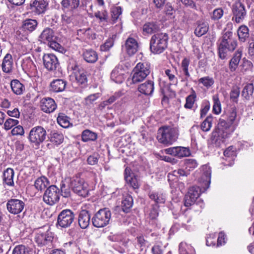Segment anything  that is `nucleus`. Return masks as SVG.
Here are the masks:
<instances>
[{
  "mask_svg": "<svg viewBox=\"0 0 254 254\" xmlns=\"http://www.w3.org/2000/svg\"><path fill=\"white\" fill-rule=\"evenodd\" d=\"M232 124L223 119H220L217 127L211 133L210 142L214 147H220L226 138L233 132Z\"/></svg>",
  "mask_w": 254,
  "mask_h": 254,
  "instance_id": "f257e3e1",
  "label": "nucleus"
},
{
  "mask_svg": "<svg viewBox=\"0 0 254 254\" xmlns=\"http://www.w3.org/2000/svg\"><path fill=\"white\" fill-rule=\"evenodd\" d=\"M218 53L221 59H225L229 52H233L237 46V40L233 37L231 31L225 32L217 42Z\"/></svg>",
  "mask_w": 254,
  "mask_h": 254,
  "instance_id": "f03ea898",
  "label": "nucleus"
},
{
  "mask_svg": "<svg viewBox=\"0 0 254 254\" xmlns=\"http://www.w3.org/2000/svg\"><path fill=\"white\" fill-rule=\"evenodd\" d=\"M178 135L179 131L177 128L164 126L158 129L157 139L160 143L170 145L177 140Z\"/></svg>",
  "mask_w": 254,
  "mask_h": 254,
  "instance_id": "7ed1b4c3",
  "label": "nucleus"
},
{
  "mask_svg": "<svg viewBox=\"0 0 254 254\" xmlns=\"http://www.w3.org/2000/svg\"><path fill=\"white\" fill-rule=\"evenodd\" d=\"M211 171L209 167L205 166L202 168V174L200 179V182L202 184L203 189L199 187L193 186L190 187L188 193L197 199L201 192H204L209 188L211 182Z\"/></svg>",
  "mask_w": 254,
  "mask_h": 254,
  "instance_id": "20e7f679",
  "label": "nucleus"
},
{
  "mask_svg": "<svg viewBox=\"0 0 254 254\" xmlns=\"http://www.w3.org/2000/svg\"><path fill=\"white\" fill-rule=\"evenodd\" d=\"M169 37L166 33H159L153 35L150 40V50L154 54L163 53L167 48Z\"/></svg>",
  "mask_w": 254,
  "mask_h": 254,
  "instance_id": "39448f33",
  "label": "nucleus"
},
{
  "mask_svg": "<svg viewBox=\"0 0 254 254\" xmlns=\"http://www.w3.org/2000/svg\"><path fill=\"white\" fill-rule=\"evenodd\" d=\"M47 137V131L42 126L32 127L29 131L28 139L31 144L39 146L43 143Z\"/></svg>",
  "mask_w": 254,
  "mask_h": 254,
  "instance_id": "423d86ee",
  "label": "nucleus"
},
{
  "mask_svg": "<svg viewBox=\"0 0 254 254\" xmlns=\"http://www.w3.org/2000/svg\"><path fill=\"white\" fill-rule=\"evenodd\" d=\"M111 212L107 208L100 209L92 219L94 226L102 228L107 225L111 220Z\"/></svg>",
  "mask_w": 254,
  "mask_h": 254,
  "instance_id": "0eeeda50",
  "label": "nucleus"
},
{
  "mask_svg": "<svg viewBox=\"0 0 254 254\" xmlns=\"http://www.w3.org/2000/svg\"><path fill=\"white\" fill-rule=\"evenodd\" d=\"M149 73L150 67L147 64L138 63L132 70V83L135 84L141 82Z\"/></svg>",
  "mask_w": 254,
  "mask_h": 254,
  "instance_id": "6e6552de",
  "label": "nucleus"
},
{
  "mask_svg": "<svg viewBox=\"0 0 254 254\" xmlns=\"http://www.w3.org/2000/svg\"><path fill=\"white\" fill-rule=\"evenodd\" d=\"M88 185L79 177H73L70 181V187L74 192L79 196L86 197L88 194Z\"/></svg>",
  "mask_w": 254,
  "mask_h": 254,
  "instance_id": "1a4fd4ad",
  "label": "nucleus"
},
{
  "mask_svg": "<svg viewBox=\"0 0 254 254\" xmlns=\"http://www.w3.org/2000/svg\"><path fill=\"white\" fill-rule=\"evenodd\" d=\"M60 197L59 189L55 185H51L45 190L43 199L46 204L52 206L59 202Z\"/></svg>",
  "mask_w": 254,
  "mask_h": 254,
  "instance_id": "9d476101",
  "label": "nucleus"
},
{
  "mask_svg": "<svg viewBox=\"0 0 254 254\" xmlns=\"http://www.w3.org/2000/svg\"><path fill=\"white\" fill-rule=\"evenodd\" d=\"M75 215L72 211L70 209H64L58 215L57 218V227L66 228L70 226L73 222Z\"/></svg>",
  "mask_w": 254,
  "mask_h": 254,
  "instance_id": "9b49d317",
  "label": "nucleus"
},
{
  "mask_svg": "<svg viewBox=\"0 0 254 254\" xmlns=\"http://www.w3.org/2000/svg\"><path fill=\"white\" fill-rule=\"evenodd\" d=\"M233 13L232 20L237 23L242 22L245 19L247 11L245 6L239 0H237L232 7Z\"/></svg>",
  "mask_w": 254,
  "mask_h": 254,
  "instance_id": "f8f14e48",
  "label": "nucleus"
},
{
  "mask_svg": "<svg viewBox=\"0 0 254 254\" xmlns=\"http://www.w3.org/2000/svg\"><path fill=\"white\" fill-rule=\"evenodd\" d=\"M166 154L179 158L189 156L190 151L189 148L182 146L171 147L164 149Z\"/></svg>",
  "mask_w": 254,
  "mask_h": 254,
  "instance_id": "ddd939ff",
  "label": "nucleus"
},
{
  "mask_svg": "<svg viewBox=\"0 0 254 254\" xmlns=\"http://www.w3.org/2000/svg\"><path fill=\"white\" fill-rule=\"evenodd\" d=\"M53 239V235L49 231H39L35 237V241L37 245L42 247L51 243Z\"/></svg>",
  "mask_w": 254,
  "mask_h": 254,
  "instance_id": "4468645a",
  "label": "nucleus"
},
{
  "mask_svg": "<svg viewBox=\"0 0 254 254\" xmlns=\"http://www.w3.org/2000/svg\"><path fill=\"white\" fill-rule=\"evenodd\" d=\"M24 206V202L18 199H10L6 203L8 211L14 214H17L22 212Z\"/></svg>",
  "mask_w": 254,
  "mask_h": 254,
  "instance_id": "2eb2a0df",
  "label": "nucleus"
},
{
  "mask_svg": "<svg viewBox=\"0 0 254 254\" xmlns=\"http://www.w3.org/2000/svg\"><path fill=\"white\" fill-rule=\"evenodd\" d=\"M43 61L45 67L49 71L56 70L59 64L57 57L52 54H45L43 57Z\"/></svg>",
  "mask_w": 254,
  "mask_h": 254,
  "instance_id": "dca6fc26",
  "label": "nucleus"
},
{
  "mask_svg": "<svg viewBox=\"0 0 254 254\" xmlns=\"http://www.w3.org/2000/svg\"><path fill=\"white\" fill-rule=\"evenodd\" d=\"M41 110L47 113L54 112L57 108L55 101L51 98H43L40 101Z\"/></svg>",
  "mask_w": 254,
  "mask_h": 254,
  "instance_id": "f3484780",
  "label": "nucleus"
},
{
  "mask_svg": "<svg viewBox=\"0 0 254 254\" xmlns=\"http://www.w3.org/2000/svg\"><path fill=\"white\" fill-rule=\"evenodd\" d=\"M48 5V2L45 0H34L30 3V8L35 13L40 14L45 12Z\"/></svg>",
  "mask_w": 254,
  "mask_h": 254,
  "instance_id": "a211bd4d",
  "label": "nucleus"
},
{
  "mask_svg": "<svg viewBox=\"0 0 254 254\" xmlns=\"http://www.w3.org/2000/svg\"><path fill=\"white\" fill-rule=\"evenodd\" d=\"M125 47L127 54L131 56L135 54L137 51L138 43L135 39L129 37L126 41Z\"/></svg>",
  "mask_w": 254,
  "mask_h": 254,
  "instance_id": "6ab92c4d",
  "label": "nucleus"
},
{
  "mask_svg": "<svg viewBox=\"0 0 254 254\" xmlns=\"http://www.w3.org/2000/svg\"><path fill=\"white\" fill-rule=\"evenodd\" d=\"M78 224L82 229L88 227L90 222V215L88 211L81 210L78 215Z\"/></svg>",
  "mask_w": 254,
  "mask_h": 254,
  "instance_id": "aec40b11",
  "label": "nucleus"
},
{
  "mask_svg": "<svg viewBox=\"0 0 254 254\" xmlns=\"http://www.w3.org/2000/svg\"><path fill=\"white\" fill-rule=\"evenodd\" d=\"M138 91L145 95H151L154 89V82L148 80L140 84L138 87Z\"/></svg>",
  "mask_w": 254,
  "mask_h": 254,
  "instance_id": "412c9836",
  "label": "nucleus"
},
{
  "mask_svg": "<svg viewBox=\"0 0 254 254\" xmlns=\"http://www.w3.org/2000/svg\"><path fill=\"white\" fill-rule=\"evenodd\" d=\"M14 175V170L10 168H7L3 173L2 183L3 185L9 187H13L14 185L13 177Z\"/></svg>",
  "mask_w": 254,
  "mask_h": 254,
  "instance_id": "4be33fe9",
  "label": "nucleus"
},
{
  "mask_svg": "<svg viewBox=\"0 0 254 254\" xmlns=\"http://www.w3.org/2000/svg\"><path fill=\"white\" fill-rule=\"evenodd\" d=\"M55 37L54 32L50 28H45L38 37L39 41L44 44L51 41Z\"/></svg>",
  "mask_w": 254,
  "mask_h": 254,
  "instance_id": "5701e85b",
  "label": "nucleus"
},
{
  "mask_svg": "<svg viewBox=\"0 0 254 254\" xmlns=\"http://www.w3.org/2000/svg\"><path fill=\"white\" fill-rule=\"evenodd\" d=\"M75 79L78 85L81 88H85L88 85L87 72L83 69L78 70L75 73Z\"/></svg>",
  "mask_w": 254,
  "mask_h": 254,
  "instance_id": "b1692460",
  "label": "nucleus"
},
{
  "mask_svg": "<svg viewBox=\"0 0 254 254\" xmlns=\"http://www.w3.org/2000/svg\"><path fill=\"white\" fill-rule=\"evenodd\" d=\"M242 51L238 49L234 54L229 64V67L231 72L235 71L242 58Z\"/></svg>",
  "mask_w": 254,
  "mask_h": 254,
  "instance_id": "393cba45",
  "label": "nucleus"
},
{
  "mask_svg": "<svg viewBox=\"0 0 254 254\" xmlns=\"http://www.w3.org/2000/svg\"><path fill=\"white\" fill-rule=\"evenodd\" d=\"M124 71L123 69L116 67L111 73V79L117 83H122L125 79Z\"/></svg>",
  "mask_w": 254,
  "mask_h": 254,
  "instance_id": "a878e982",
  "label": "nucleus"
},
{
  "mask_svg": "<svg viewBox=\"0 0 254 254\" xmlns=\"http://www.w3.org/2000/svg\"><path fill=\"white\" fill-rule=\"evenodd\" d=\"M38 22L35 19H26L23 21L20 29L28 32L34 31L37 27Z\"/></svg>",
  "mask_w": 254,
  "mask_h": 254,
  "instance_id": "bb28decb",
  "label": "nucleus"
},
{
  "mask_svg": "<svg viewBox=\"0 0 254 254\" xmlns=\"http://www.w3.org/2000/svg\"><path fill=\"white\" fill-rule=\"evenodd\" d=\"M125 179L133 189L138 188V183L136 178L133 174L130 173V170L128 168H126L125 170Z\"/></svg>",
  "mask_w": 254,
  "mask_h": 254,
  "instance_id": "cd10ccee",
  "label": "nucleus"
},
{
  "mask_svg": "<svg viewBox=\"0 0 254 254\" xmlns=\"http://www.w3.org/2000/svg\"><path fill=\"white\" fill-rule=\"evenodd\" d=\"M51 90L55 92H59L64 91L65 88V81L58 79L53 80L51 83Z\"/></svg>",
  "mask_w": 254,
  "mask_h": 254,
  "instance_id": "c85d7f7f",
  "label": "nucleus"
},
{
  "mask_svg": "<svg viewBox=\"0 0 254 254\" xmlns=\"http://www.w3.org/2000/svg\"><path fill=\"white\" fill-rule=\"evenodd\" d=\"M13 62L11 56L7 54L3 59L1 64L2 69L5 73H9L12 71Z\"/></svg>",
  "mask_w": 254,
  "mask_h": 254,
  "instance_id": "c756f323",
  "label": "nucleus"
},
{
  "mask_svg": "<svg viewBox=\"0 0 254 254\" xmlns=\"http://www.w3.org/2000/svg\"><path fill=\"white\" fill-rule=\"evenodd\" d=\"M50 185L49 180L44 176L37 178L34 183L35 188L38 190H42L47 188Z\"/></svg>",
  "mask_w": 254,
  "mask_h": 254,
  "instance_id": "7c9ffc66",
  "label": "nucleus"
},
{
  "mask_svg": "<svg viewBox=\"0 0 254 254\" xmlns=\"http://www.w3.org/2000/svg\"><path fill=\"white\" fill-rule=\"evenodd\" d=\"M83 57L84 60L89 63H94L98 60V55L93 50H86L83 53Z\"/></svg>",
  "mask_w": 254,
  "mask_h": 254,
  "instance_id": "2f4dec72",
  "label": "nucleus"
},
{
  "mask_svg": "<svg viewBox=\"0 0 254 254\" xmlns=\"http://www.w3.org/2000/svg\"><path fill=\"white\" fill-rule=\"evenodd\" d=\"M13 92L16 95H21L25 90L24 86L17 79H13L10 82Z\"/></svg>",
  "mask_w": 254,
  "mask_h": 254,
  "instance_id": "473e14b6",
  "label": "nucleus"
},
{
  "mask_svg": "<svg viewBox=\"0 0 254 254\" xmlns=\"http://www.w3.org/2000/svg\"><path fill=\"white\" fill-rule=\"evenodd\" d=\"M190 64V61L189 59L185 58L181 63V69L185 75V78L182 81H187L190 78V74L189 71V66Z\"/></svg>",
  "mask_w": 254,
  "mask_h": 254,
  "instance_id": "72a5a7b5",
  "label": "nucleus"
},
{
  "mask_svg": "<svg viewBox=\"0 0 254 254\" xmlns=\"http://www.w3.org/2000/svg\"><path fill=\"white\" fill-rule=\"evenodd\" d=\"M238 36L241 42H245L249 37V30L247 26L241 25L237 30Z\"/></svg>",
  "mask_w": 254,
  "mask_h": 254,
  "instance_id": "f704fd0d",
  "label": "nucleus"
},
{
  "mask_svg": "<svg viewBox=\"0 0 254 254\" xmlns=\"http://www.w3.org/2000/svg\"><path fill=\"white\" fill-rule=\"evenodd\" d=\"M101 96L100 93L92 94L84 98L83 104L87 108L93 107L94 102Z\"/></svg>",
  "mask_w": 254,
  "mask_h": 254,
  "instance_id": "c9c22d12",
  "label": "nucleus"
},
{
  "mask_svg": "<svg viewBox=\"0 0 254 254\" xmlns=\"http://www.w3.org/2000/svg\"><path fill=\"white\" fill-rule=\"evenodd\" d=\"M61 5L63 9H76L79 5V0H62Z\"/></svg>",
  "mask_w": 254,
  "mask_h": 254,
  "instance_id": "e433bc0d",
  "label": "nucleus"
},
{
  "mask_svg": "<svg viewBox=\"0 0 254 254\" xmlns=\"http://www.w3.org/2000/svg\"><path fill=\"white\" fill-rule=\"evenodd\" d=\"M160 27L156 22H148L143 26V31L147 34H152L159 31Z\"/></svg>",
  "mask_w": 254,
  "mask_h": 254,
  "instance_id": "4c0bfd02",
  "label": "nucleus"
},
{
  "mask_svg": "<svg viewBox=\"0 0 254 254\" xmlns=\"http://www.w3.org/2000/svg\"><path fill=\"white\" fill-rule=\"evenodd\" d=\"M133 204V198L129 195L125 196L122 200V208L125 212H128Z\"/></svg>",
  "mask_w": 254,
  "mask_h": 254,
  "instance_id": "58836bf2",
  "label": "nucleus"
},
{
  "mask_svg": "<svg viewBox=\"0 0 254 254\" xmlns=\"http://www.w3.org/2000/svg\"><path fill=\"white\" fill-rule=\"evenodd\" d=\"M196 94L195 91L192 89L191 94L186 98V103L184 107L186 109H191L196 101Z\"/></svg>",
  "mask_w": 254,
  "mask_h": 254,
  "instance_id": "ea45409f",
  "label": "nucleus"
},
{
  "mask_svg": "<svg viewBox=\"0 0 254 254\" xmlns=\"http://www.w3.org/2000/svg\"><path fill=\"white\" fill-rule=\"evenodd\" d=\"M180 254H194L193 248L186 243L182 242L179 245Z\"/></svg>",
  "mask_w": 254,
  "mask_h": 254,
  "instance_id": "a19ab883",
  "label": "nucleus"
},
{
  "mask_svg": "<svg viewBox=\"0 0 254 254\" xmlns=\"http://www.w3.org/2000/svg\"><path fill=\"white\" fill-rule=\"evenodd\" d=\"M81 137L84 142L95 141L97 138V134L89 129H86L82 132Z\"/></svg>",
  "mask_w": 254,
  "mask_h": 254,
  "instance_id": "79ce46f5",
  "label": "nucleus"
},
{
  "mask_svg": "<svg viewBox=\"0 0 254 254\" xmlns=\"http://www.w3.org/2000/svg\"><path fill=\"white\" fill-rule=\"evenodd\" d=\"M57 120L59 125L63 127L67 128L69 127V118L64 114L62 113H59Z\"/></svg>",
  "mask_w": 254,
  "mask_h": 254,
  "instance_id": "37998d69",
  "label": "nucleus"
},
{
  "mask_svg": "<svg viewBox=\"0 0 254 254\" xmlns=\"http://www.w3.org/2000/svg\"><path fill=\"white\" fill-rule=\"evenodd\" d=\"M23 68L30 73L35 74L37 69L33 61L30 59H26L22 65Z\"/></svg>",
  "mask_w": 254,
  "mask_h": 254,
  "instance_id": "c03bdc74",
  "label": "nucleus"
},
{
  "mask_svg": "<svg viewBox=\"0 0 254 254\" xmlns=\"http://www.w3.org/2000/svg\"><path fill=\"white\" fill-rule=\"evenodd\" d=\"M208 30V26L206 23H202L197 24L194 30V34L197 37L204 35Z\"/></svg>",
  "mask_w": 254,
  "mask_h": 254,
  "instance_id": "a18cd8bd",
  "label": "nucleus"
},
{
  "mask_svg": "<svg viewBox=\"0 0 254 254\" xmlns=\"http://www.w3.org/2000/svg\"><path fill=\"white\" fill-rule=\"evenodd\" d=\"M30 249L23 245L16 246L12 251V254H30Z\"/></svg>",
  "mask_w": 254,
  "mask_h": 254,
  "instance_id": "49530a36",
  "label": "nucleus"
},
{
  "mask_svg": "<svg viewBox=\"0 0 254 254\" xmlns=\"http://www.w3.org/2000/svg\"><path fill=\"white\" fill-rule=\"evenodd\" d=\"M94 16L99 20L100 22H107L109 19L108 12L106 9L96 12Z\"/></svg>",
  "mask_w": 254,
  "mask_h": 254,
  "instance_id": "de8ad7c7",
  "label": "nucleus"
},
{
  "mask_svg": "<svg viewBox=\"0 0 254 254\" xmlns=\"http://www.w3.org/2000/svg\"><path fill=\"white\" fill-rule=\"evenodd\" d=\"M254 91V85L252 83L247 84L242 92V96L246 99L249 100Z\"/></svg>",
  "mask_w": 254,
  "mask_h": 254,
  "instance_id": "09e8293b",
  "label": "nucleus"
},
{
  "mask_svg": "<svg viewBox=\"0 0 254 254\" xmlns=\"http://www.w3.org/2000/svg\"><path fill=\"white\" fill-rule=\"evenodd\" d=\"M199 84H202L206 88L209 89L214 83V80L212 77L208 76L199 78L198 80Z\"/></svg>",
  "mask_w": 254,
  "mask_h": 254,
  "instance_id": "8fccbe9b",
  "label": "nucleus"
},
{
  "mask_svg": "<svg viewBox=\"0 0 254 254\" xmlns=\"http://www.w3.org/2000/svg\"><path fill=\"white\" fill-rule=\"evenodd\" d=\"M212 116H208L207 117V118L204 120V121L201 123L200 125V128L201 130L205 132L208 131L212 127Z\"/></svg>",
  "mask_w": 254,
  "mask_h": 254,
  "instance_id": "3c124183",
  "label": "nucleus"
},
{
  "mask_svg": "<svg viewBox=\"0 0 254 254\" xmlns=\"http://www.w3.org/2000/svg\"><path fill=\"white\" fill-rule=\"evenodd\" d=\"M112 23H115L122 13L120 6L113 7L111 9Z\"/></svg>",
  "mask_w": 254,
  "mask_h": 254,
  "instance_id": "603ef678",
  "label": "nucleus"
},
{
  "mask_svg": "<svg viewBox=\"0 0 254 254\" xmlns=\"http://www.w3.org/2000/svg\"><path fill=\"white\" fill-rule=\"evenodd\" d=\"M63 134L57 131L52 132L51 137V141L57 145L61 144L64 140Z\"/></svg>",
  "mask_w": 254,
  "mask_h": 254,
  "instance_id": "864d4df0",
  "label": "nucleus"
},
{
  "mask_svg": "<svg viewBox=\"0 0 254 254\" xmlns=\"http://www.w3.org/2000/svg\"><path fill=\"white\" fill-rule=\"evenodd\" d=\"M198 166V163L195 159H188L185 161V166L186 170L189 171V172Z\"/></svg>",
  "mask_w": 254,
  "mask_h": 254,
  "instance_id": "5fc2aeb1",
  "label": "nucleus"
},
{
  "mask_svg": "<svg viewBox=\"0 0 254 254\" xmlns=\"http://www.w3.org/2000/svg\"><path fill=\"white\" fill-rule=\"evenodd\" d=\"M149 196L150 199L154 200L157 203H163L165 201V197L162 194L150 192Z\"/></svg>",
  "mask_w": 254,
  "mask_h": 254,
  "instance_id": "6e6d98bb",
  "label": "nucleus"
},
{
  "mask_svg": "<svg viewBox=\"0 0 254 254\" xmlns=\"http://www.w3.org/2000/svg\"><path fill=\"white\" fill-rule=\"evenodd\" d=\"M224 155L225 157L231 158L232 162L228 165H232L233 164V159L236 156L235 148L233 146H229L224 151Z\"/></svg>",
  "mask_w": 254,
  "mask_h": 254,
  "instance_id": "4d7b16f0",
  "label": "nucleus"
},
{
  "mask_svg": "<svg viewBox=\"0 0 254 254\" xmlns=\"http://www.w3.org/2000/svg\"><path fill=\"white\" fill-rule=\"evenodd\" d=\"M228 122L232 124H233L237 117L236 109L234 107L231 108L226 113Z\"/></svg>",
  "mask_w": 254,
  "mask_h": 254,
  "instance_id": "13d9d810",
  "label": "nucleus"
},
{
  "mask_svg": "<svg viewBox=\"0 0 254 254\" xmlns=\"http://www.w3.org/2000/svg\"><path fill=\"white\" fill-rule=\"evenodd\" d=\"M240 67L241 71L244 73L252 68L253 64L251 61L244 58L242 60V63L240 65Z\"/></svg>",
  "mask_w": 254,
  "mask_h": 254,
  "instance_id": "bf43d9fd",
  "label": "nucleus"
},
{
  "mask_svg": "<svg viewBox=\"0 0 254 254\" xmlns=\"http://www.w3.org/2000/svg\"><path fill=\"white\" fill-rule=\"evenodd\" d=\"M18 124L19 121L17 120L8 118L6 119L4 123V128L6 130H8L13 127L17 126Z\"/></svg>",
  "mask_w": 254,
  "mask_h": 254,
  "instance_id": "052dcab7",
  "label": "nucleus"
},
{
  "mask_svg": "<svg viewBox=\"0 0 254 254\" xmlns=\"http://www.w3.org/2000/svg\"><path fill=\"white\" fill-rule=\"evenodd\" d=\"M240 93V88L238 86L233 87L230 94L231 100L234 102L237 103Z\"/></svg>",
  "mask_w": 254,
  "mask_h": 254,
  "instance_id": "680f3d73",
  "label": "nucleus"
},
{
  "mask_svg": "<svg viewBox=\"0 0 254 254\" xmlns=\"http://www.w3.org/2000/svg\"><path fill=\"white\" fill-rule=\"evenodd\" d=\"M77 34L81 39H89L90 37V29L89 28L78 29L77 31Z\"/></svg>",
  "mask_w": 254,
  "mask_h": 254,
  "instance_id": "e2e57ef3",
  "label": "nucleus"
},
{
  "mask_svg": "<svg viewBox=\"0 0 254 254\" xmlns=\"http://www.w3.org/2000/svg\"><path fill=\"white\" fill-rule=\"evenodd\" d=\"M71 192L69 187L68 186H66L64 183L63 182L61 184V193L60 195H62L64 197H68L70 196Z\"/></svg>",
  "mask_w": 254,
  "mask_h": 254,
  "instance_id": "0e129e2a",
  "label": "nucleus"
},
{
  "mask_svg": "<svg viewBox=\"0 0 254 254\" xmlns=\"http://www.w3.org/2000/svg\"><path fill=\"white\" fill-rule=\"evenodd\" d=\"M197 199L187 193L184 198V205L186 207H190L194 204Z\"/></svg>",
  "mask_w": 254,
  "mask_h": 254,
  "instance_id": "69168bd1",
  "label": "nucleus"
},
{
  "mask_svg": "<svg viewBox=\"0 0 254 254\" xmlns=\"http://www.w3.org/2000/svg\"><path fill=\"white\" fill-rule=\"evenodd\" d=\"M213 111L215 114H219L221 111V103L218 97H213Z\"/></svg>",
  "mask_w": 254,
  "mask_h": 254,
  "instance_id": "338daca9",
  "label": "nucleus"
},
{
  "mask_svg": "<svg viewBox=\"0 0 254 254\" xmlns=\"http://www.w3.org/2000/svg\"><path fill=\"white\" fill-rule=\"evenodd\" d=\"M175 71L170 69H167L165 71V74L168 77L169 80L172 82V83H177L178 81L177 78L175 75Z\"/></svg>",
  "mask_w": 254,
  "mask_h": 254,
  "instance_id": "774afa93",
  "label": "nucleus"
}]
</instances>
